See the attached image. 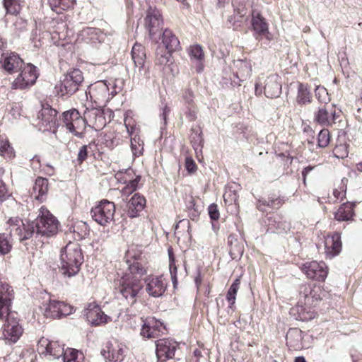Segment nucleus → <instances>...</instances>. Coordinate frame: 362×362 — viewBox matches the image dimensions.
I'll return each instance as SVG.
<instances>
[{
    "mask_svg": "<svg viewBox=\"0 0 362 362\" xmlns=\"http://www.w3.org/2000/svg\"><path fill=\"white\" fill-rule=\"evenodd\" d=\"M13 298L11 286L6 283H0V320L5 319L2 327L3 338L9 344L17 342L23 333L18 313L11 310Z\"/></svg>",
    "mask_w": 362,
    "mask_h": 362,
    "instance_id": "f257e3e1",
    "label": "nucleus"
},
{
    "mask_svg": "<svg viewBox=\"0 0 362 362\" xmlns=\"http://www.w3.org/2000/svg\"><path fill=\"white\" fill-rule=\"evenodd\" d=\"M83 262V255L78 243L70 242L61 250L59 269L64 277L76 275Z\"/></svg>",
    "mask_w": 362,
    "mask_h": 362,
    "instance_id": "f03ea898",
    "label": "nucleus"
},
{
    "mask_svg": "<svg viewBox=\"0 0 362 362\" xmlns=\"http://www.w3.org/2000/svg\"><path fill=\"white\" fill-rule=\"evenodd\" d=\"M144 285L141 279L132 274H124L119 279V285L115 288L128 305L132 306L143 293Z\"/></svg>",
    "mask_w": 362,
    "mask_h": 362,
    "instance_id": "7ed1b4c3",
    "label": "nucleus"
},
{
    "mask_svg": "<svg viewBox=\"0 0 362 362\" xmlns=\"http://www.w3.org/2000/svg\"><path fill=\"white\" fill-rule=\"evenodd\" d=\"M83 81L82 71L74 69L64 75L62 79L55 86L56 92L59 96H71L79 89Z\"/></svg>",
    "mask_w": 362,
    "mask_h": 362,
    "instance_id": "20e7f679",
    "label": "nucleus"
},
{
    "mask_svg": "<svg viewBox=\"0 0 362 362\" xmlns=\"http://www.w3.org/2000/svg\"><path fill=\"white\" fill-rule=\"evenodd\" d=\"M62 119L63 125L70 133L79 139L85 136L86 118H83L76 109L73 108L64 112Z\"/></svg>",
    "mask_w": 362,
    "mask_h": 362,
    "instance_id": "39448f33",
    "label": "nucleus"
},
{
    "mask_svg": "<svg viewBox=\"0 0 362 362\" xmlns=\"http://www.w3.org/2000/svg\"><path fill=\"white\" fill-rule=\"evenodd\" d=\"M37 236H52L58 231L59 222L46 209L42 207L40 214L35 219Z\"/></svg>",
    "mask_w": 362,
    "mask_h": 362,
    "instance_id": "423d86ee",
    "label": "nucleus"
},
{
    "mask_svg": "<svg viewBox=\"0 0 362 362\" xmlns=\"http://www.w3.org/2000/svg\"><path fill=\"white\" fill-rule=\"evenodd\" d=\"M10 233L18 237L20 242L31 238L36 235L35 221L22 220L18 217L11 218L8 221Z\"/></svg>",
    "mask_w": 362,
    "mask_h": 362,
    "instance_id": "0eeeda50",
    "label": "nucleus"
},
{
    "mask_svg": "<svg viewBox=\"0 0 362 362\" xmlns=\"http://www.w3.org/2000/svg\"><path fill=\"white\" fill-rule=\"evenodd\" d=\"M115 205L114 202L103 199L90 210L92 218L100 226H105L114 219Z\"/></svg>",
    "mask_w": 362,
    "mask_h": 362,
    "instance_id": "6e6552de",
    "label": "nucleus"
},
{
    "mask_svg": "<svg viewBox=\"0 0 362 362\" xmlns=\"http://www.w3.org/2000/svg\"><path fill=\"white\" fill-rule=\"evenodd\" d=\"M144 21L151 40L157 41L163 25V20L159 10L155 7H149Z\"/></svg>",
    "mask_w": 362,
    "mask_h": 362,
    "instance_id": "1a4fd4ad",
    "label": "nucleus"
},
{
    "mask_svg": "<svg viewBox=\"0 0 362 362\" xmlns=\"http://www.w3.org/2000/svg\"><path fill=\"white\" fill-rule=\"evenodd\" d=\"M126 262L128 265L129 273H126L125 274H132L139 279L146 274L147 267L146 259L141 252L128 250Z\"/></svg>",
    "mask_w": 362,
    "mask_h": 362,
    "instance_id": "9d476101",
    "label": "nucleus"
},
{
    "mask_svg": "<svg viewBox=\"0 0 362 362\" xmlns=\"http://www.w3.org/2000/svg\"><path fill=\"white\" fill-rule=\"evenodd\" d=\"M20 71L21 73L15 79L13 84L15 88L25 89L35 83L38 77L35 66L30 63L25 64Z\"/></svg>",
    "mask_w": 362,
    "mask_h": 362,
    "instance_id": "9b49d317",
    "label": "nucleus"
},
{
    "mask_svg": "<svg viewBox=\"0 0 362 362\" xmlns=\"http://www.w3.org/2000/svg\"><path fill=\"white\" fill-rule=\"evenodd\" d=\"M301 270L307 278L317 281H324L328 274V268L324 262H305L302 265Z\"/></svg>",
    "mask_w": 362,
    "mask_h": 362,
    "instance_id": "f8f14e48",
    "label": "nucleus"
},
{
    "mask_svg": "<svg viewBox=\"0 0 362 362\" xmlns=\"http://www.w3.org/2000/svg\"><path fill=\"white\" fill-rule=\"evenodd\" d=\"M37 351L40 354L49 356V359H57L64 356L66 351L64 346L57 341H49L47 339L41 338L37 344Z\"/></svg>",
    "mask_w": 362,
    "mask_h": 362,
    "instance_id": "ddd939ff",
    "label": "nucleus"
},
{
    "mask_svg": "<svg viewBox=\"0 0 362 362\" xmlns=\"http://www.w3.org/2000/svg\"><path fill=\"white\" fill-rule=\"evenodd\" d=\"M156 347L158 361L163 362L175 356L178 343L169 338L160 339L156 341Z\"/></svg>",
    "mask_w": 362,
    "mask_h": 362,
    "instance_id": "4468645a",
    "label": "nucleus"
},
{
    "mask_svg": "<svg viewBox=\"0 0 362 362\" xmlns=\"http://www.w3.org/2000/svg\"><path fill=\"white\" fill-rule=\"evenodd\" d=\"M87 321L93 326L104 325L112 321V317L105 315L100 307L95 303H90L85 310Z\"/></svg>",
    "mask_w": 362,
    "mask_h": 362,
    "instance_id": "2eb2a0df",
    "label": "nucleus"
},
{
    "mask_svg": "<svg viewBox=\"0 0 362 362\" xmlns=\"http://www.w3.org/2000/svg\"><path fill=\"white\" fill-rule=\"evenodd\" d=\"M165 330V327L160 321L155 317H148L143 320L140 334L147 339L158 337Z\"/></svg>",
    "mask_w": 362,
    "mask_h": 362,
    "instance_id": "dca6fc26",
    "label": "nucleus"
},
{
    "mask_svg": "<svg viewBox=\"0 0 362 362\" xmlns=\"http://www.w3.org/2000/svg\"><path fill=\"white\" fill-rule=\"evenodd\" d=\"M320 287L310 284H303L299 286V302L305 305H315L320 299Z\"/></svg>",
    "mask_w": 362,
    "mask_h": 362,
    "instance_id": "f3484780",
    "label": "nucleus"
},
{
    "mask_svg": "<svg viewBox=\"0 0 362 362\" xmlns=\"http://www.w3.org/2000/svg\"><path fill=\"white\" fill-rule=\"evenodd\" d=\"M144 281L147 293L153 298L162 296L167 288V283L162 276L150 275Z\"/></svg>",
    "mask_w": 362,
    "mask_h": 362,
    "instance_id": "a211bd4d",
    "label": "nucleus"
},
{
    "mask_svg": "<svg viewBox=\"0 0 362 362\" xmlns=\"http://www.w3.org/2000/svg\"><path fill=\"white\" fill-rule=\"evenodd\" d=\"M262 83L264 86V93L267 98H278L281 93V78L277 74H271L268 76H262Z\"/></svg>",
    "mask_w": 362,
    "mask_h": 362,
    "instance_id": "6ab92c4d",
    "label": "nucleus"
},
{
    "mask_svg": "<svg viewBox=\"0 0 362 362\" xmlns=\"http://www.w3.org/2000/svg\"><path fill=\"white\" fill-rule=\"evenodd\" d=\"M251 24L254 30V36L256 40H260L264 37L268 40H271V34L269 31V25L266 19L258 12L253 11Z\"/></svg>",
    "mask_w": 362,
    "mask_h": 362,
    "instance_id": "aec40b11",
    "label": "nucleus"
},
{
    "mask_svg": "<svg viewBox=\"0 0 362 362\" xmlns=\"http://www.w3.org/2000/svg\"><path fill=\"white\" fill-rule=\"evenodd\" d=\"M132 59L135 67L138 68L139 73L146 79L149 78V73L145 68L146 52L143 45L139 43L134 44L131 52Z\"/></svg>",
    "mask_w": 362,
    "mask_h": 362,
    "instance_id": "412c9836",
    "label": "nucleus"
},
{
    "mask_svg": "<svg viewBox=\"0 0 362 362\" xmlns=\"http://www.w3.org/2000/svg\"><path fill=\"white\" fill-rule=\"evenodd\" d=\"M57 111L49 105H43L38 112L37 119L40 124L44 127V130H49L55 127L57 122Z\"/></svg>",
    "mask_w": 362,
    "mask_h": 362,
    "instance_id": "4be33fe9",
    "label": "nucleus"
},
{
    "mask_svg": "<svg viewBox=\"0 0 362 362\" xmlns=\"http://www.w3.org/2000/svg\"><path fill=\"white\" fill-rule=\"evenodd\" d=\"M105 362H122L124 358V350L119 344L107 342L101 351Z\"/></svg>",
    "mask_w": 362,
    "mask_h": 362,
    "instance_id": "5701e85b",
    "label": "nucleus"
},
{
    "mask_svg": "<svg viewBox=\"0 0 362 362\" xmlns=\"http://www.w3.org/2000/svg\"><path fill=\"white\" fill-rule=\"evenodd\" d=\"M325 253L327 258L332 259L338 255L341 250V236L339 233H334L328 235L325 238Z\"/></svg>",
    "mask_w": 362,
    "mask_h": 362,
    "instance_id": "b1692460",
    "label": "nucleus"
},
{
    "mask_svg": "<svg viewBox=\"0 0 362 362\" xmlns=\"http://www.w3.org/2000/svg\"><path fill=\"white\" fill-rule=\"evenodd\" d=\"M84 118H86L87 124L89 122V127L95 130L102 129L107 124L104 112L101 109L92 108L86 112Z\"/></svg>",
    "mask_w": 362,
    "mask_h": 362,
    "instance_id": "393cba45",
    "label": "nucleus"
},
{
    "mask_svg": "<svg viewBox=\"0 0 362 362\" xmlns=\"http://www.w3.org/2000/svg\"><path fill=\"white\" fill-rule=\"evenodd\" d=\"M336 117V112L333 107L329 110L323 106L319 107L318 110L315 112L314 120L320 125L328 127L335 122Z\"/></svg>",
    "mask_w": 362,
    "mask_h": 362,
    "instance_id": "a878e982",
    "label": "nucleus"
},
{
    "mask_svg": "<svg viewBox=\"0 0 362 362\" xmlns=\"http://www.w3.org/2000/svg\"><path fill=\"white\" fill-rule=\"evenodd\" d=\"M25 64L23 60L19 57L18 54L11 52L5 56L2 61L3 68L9 74H13L19 71L22 69L23 66Z\"/></svg>",
    "mask_w": 362,
    "mask_h": 362,
    "instance_id": "bb28decb",
    "label": "nucleus"
},
{
    "mask_svg": "<svg viewBox=\"0 0 362 362\" xmlns=\"http://www.w3.org/2000/svg\"><path fill=\"white\" fill-rule=\"evenodd\" d=\"M146 206V199L141 194L136 193L129 199L127 204V214L130 218H135L139 216Z\"/></svg>",
    "mask_w": 362,
    "mask_h": 362,
    "instance_id": "cd10ccee",
    "label": "nucleus"
},
{
    "mask_svg": "<svg viewBox=\"0 0 362 362\" xmlns=\"http://www.w3.org/2000/svg\"><path fill=\"white\" fill-rule=\"evenodd\" d=\"M162 43L168 54H171L180 48V43L178 38L172 32V30L168 28L165 29L163 32Z\"/></svg>",
    "mask_w": 362,
    "mask_h": 362,
    "instance_id": "c85d7f7f",
    "label": "nucleus"
},
{
    "mask_svg": "<svg viewBox=\"0 0 362 362\" xmlns=\"http://www.w3.org/2000/svg\"><path fill=\"white\" fill-rule=\"evenodd\" d=\"M236 69L235 76L240 81H243L250 77L252 74V64L250 61L246 59H238L234 62Z\"/></svg>",
    "mask_w": 362,
    "mask_h": 362,
    "instance_id": "c756f323",
    "label": "nucleus"
},
{
    "mask_svg": "<svg viewBox=\"0 0 362 362\" xmlns=\"http://www.w3.org/2000/svg\"><path fill=\"white\" fill-rule=\"evenodd\" d=\"M229 246V254L233 259H240L244 252V245L243 241L239 240L234 234L228 237Z\"/></svg>",
    "mask_w": 362,
    "mask_h": 362,
    "instance_id": "7c9ffc66",
    "label": "nucleus"
},
{
    "mask_svg": "<svg viewBox=\"0 0 362 362\" xmlns=\"http://www.w3.org/2000/svg\"><path fill=\"white\" fill-rule=\"evenodd\" d=\"M284 203L280 197L259 198L257 202V209L260 211L265 212L267 208L272 209H279Z\"/></svg>",
    "mask_w": 362,
    "mask_h": 362,
    "instance_id": "2f4dec72",
    "label": "nucleus"
},
{
    "mask_svg": "<svg viewBox=\"0 0 362 362\" xmlns=\"http://www.w3.org/2000/svg\"><path fill=\"white\" fill-rule=\"evenodd\" d=\"M354 214V206L349 202L341 204L334 213V218L339 221H346L352 218Z\"/></svg>",
    "mask_w": 362,
    "mask_h": 362,
    "instance_id": "473e14b6",
    "label": "nucleus"
},
{
    "mask_svg": "<svg viewBox=\"0 0 362 362\" xmlns=\"http://www.w3.org/2000/svg\"><path fill=\"white\" fill-rule=\"evenodd\" d=\"M240 281L238 279H236L231 286H230L227 295L226 299L229 303V305L227 308V313L229 315H231L235 310V303L236 300V294L240 288Z\"/></svg>",
    "mask_w": 362,
    "mask_h": 362,
    "instance_id": "72a5a7b5",
    "label": "nucleus"
},
{
    "mask_svg": "<svg viewBox=\"0 0 362 362\" xmlns=\"http://www.w3.org/2000/svg\"><path fill=\"white\" fill-rule=\"evenodd\" d=\"M33 194L35 197L40 201L43 200V197L46 195L48 191V180L42 177H38L33 186Z\"/></svg>",
    "mask_w": 362,
    "mask_h": 362,
    "instance_id": "f704fd0d",
    "label": "nucleus"
},
{
    "mask_svg": "<svg viewBox=\"0 0 362 362\" xmlns=\"http://www.w3.org/2000/svg\"><path fill=\"white\" fill-rule=\"evenodd\" d=\"M189 136L190 142L195 151L202 149L204 145V139L202 129L199 126L192 127Z\"/></svg>",
    "mask_w": 362,
    "mask_h": 362,
    "instance_id": "c9c22d12",
    "label": "nucleus"
},
{
    "mask_svg": "<svg viewBox=\"0 0 362 362\" xmlns=\"http://www.w3.org/2000/svg\"><path fill=\"white\" fill-rule=\"evenodd\" d=\"M51 8L60 13L63 11H66L74 7L76 0H48Z\"/></svg>",
    "mask_w": 362,
    "mask_h": 362,
    "instance_id": "e433bc0d",
    "label": "nucleus"
},
{
    "mask_svg": "<svg viewBox=\"0 0 362 362\" xmlns=\"http://www.w3.org/2000/svg\"><path fill=\"white\" fill-rule=\"evenodd\" d=\"M61 301L49 300L45 309V315L52 318H59Z\"/></svg>",
    "mask_w": 362,
    "mask_h": 362,
    "instance_id": "4c0bfd02",
    "label": "nucleus"
},
{
    "mask_svg": "<svg viewBox=\"0 0 362 362\" xmlns=\"http://www.w3.org/2000/svg\"><path fill=\"white\" fill-rule=\"evenodd\" d=\"M311 94L308 86L303 83H299L298 88L297 102L298 104L303 105L310 103Z\"/></svg>",
    "mask_w": 362,
    "mask_h": 362,
    "instance_id": "58836bf2",
    "label": "nucleus"
},
{
    "mask_svg": "<svg viewBox=\"0 0 362 362\" xmlns=\"http://www.w3.org/2000/svg\"><path fill=\"white\" fill-rule=\"evenodd\" d=\"M3 5L7 14L17 15L21 10L20 0H3Z\"/></svg>",
    "mask_w": 362,
    "mask_h": 362,
    "instance_id": "ea45409f",
    "label": "nucleus"
},
{
    "mask_svg": "<svg viewBox=\"0 0 362 362\" xmlns=\"http://www.w3.org/2000/svg\"><path fill=\"white\" fill-rule=\"evenodd\" d=\"M11 235L0 233V255L9 253L12 249Z\"/></svg>",
    "mask_w": 362,
    "mask_h": 362,
    "instance_id": "a19ab883",
    "label": "nucleus"
},
{
    "mask_svg": "<svg viewBox=\"0 0 362 362\" xmlns=\"http://www.w3.org/2000/svg\"><path fill=\"white\" fill-rule=\"evenodd\" d=\"M131 148L134 156H139L143 153L144 141L137 134L131 139Z\"/></svg>",
    "mask_w": 362,
    "mask_h": 362,
    "instance_id": "79ce46f5",
    "label": "nucleus"
},
{
    "mask_svg": "<svg viewBox=\"0 0 362 362\" xmlns=\"http://www.w3.org/2000/svg\"><path fill=\"white\" fill-rule=\"evenodd\" d=\"M83 356L81 353L73 349H68L63 356L64 362H82Z\"/></svg>",
    "mask_w": 362,
    "mask_h": 362,
    "instance_id": "37998d69",
    "label": "nucleus"
},
{
    "mask_svg": "<svg viewBox=\"0 0 362 362\" xmlns=\"http://www.w3.org/2000/svg\"><path fill=\"white\" fill-rule=\"evenodd\" d=\"M247 0H233L232 5L233 6L234 12L240 18H243L246 15L247 8L246 3Z\"/></svg>",
    "mask_w": 362,
    "mask_h": 362,
    "instance_id": "c03bdc74",
    "label": "nucleus"
},
{
    "mask_svg": "<svg viewBox=\"0 0 362 362\" xmlns=\"http://www.w3.org/2000/svg\"><path fill=\"white\" fill-rule=\"evenodd\" d=\"M238 194L235 190L230 188L228 189L223 194V199L226 204L228 205H238Z\"/></svg>",
    "mask_w": 362,
    "mask_h": 362,
    "instance_id": "a18cd8bd",
    "label": "nucleus"
},
{
    "mask_svg": "<svg viewBox=\"0 0 362 362\" xmlns=\"http://www.w3.org/2000/svg\"><path fill=\"white\" fill-rule=\"evenodd\" d=\"M198 110L197 105L182 107V115L185 116L189 122H194L197 119Z\"/></svg>",
    "mask_w": 362,
    "mask_h": 362,
    "instance_id": "49530a36",
    "label": "nucleus"
},
{
    "mask_svg": "<svg viewBox=\"0 0 362 362\" xmlns=\"http://www.w3.org/2000/svg\"><path fill=\"white\" fill-rule=\"evenodd\" d=\"M182 103L183 107L196 106L194 102V94L192 90L189 88H186L182 93Z\"/></svg>",
    "mask_w": 362,
    "mask_h": 362,
    "instance_id": "de8ad7c7",
    "label": "nucleus"
},
{
    "mask_svg": "<svg viewBox=\"0 0 362 362\" xmlns=\"http://www.w3.org/2000/svg\"><path fill=\"white\" fill-rule=\"evenodd\" d=\"M330 141V134L327 129H322L317 136V145L320 148H325Z\"/></svg>",
    "mask_w": 362,
    "mask_h": 362,
    "instance_id": "09e8293b",
    "label": "nucleus"
},
{
    "mask_svg": "<svg viewBox=\"0 0 362 362\" xmlns=\"http://www.w3.org/2000/svg\"><path fill=\"white\" fill-rule=\"evenodd\" d=\"M315 96L321 103L327 104L330 98L327 89L324 87L317 86L315 90Z\"/></svg>",
    "mask_w": 362,
    "mask_h": 362,
    "instance_id": "8fccbe9b",
    "label": "nucleus"
},
{
    "mask_svg": "<svg viewBox=\"0 0 362 362\" xmlns=\"http://www.w3.org/2000/svg\"><path fill=\"white\" fill-rule=\"evenodd\" d=\"M333 155L337 158L344 159L348 156L349 152L346 144L337 145L333 149Z\"/></svg>",
    "mask_w": 362,
    "mask_h": 362,
    "instance_id": "3c124183",
    "label": "nucleus"
},
{
    "mask_svg": "<svg viewBox=\"0 0 362 362\" xmlns=\"http://www.w3.org/2000/svg\"><path fill=\"white\" fill-rule=\"evenodd\" d=\"M190 57L197 60H202L204 57V52L202 47L195 45L191 47L189 52Z\"/></svg>",
    "mask_w": 362,
    "mask_h": 362,
    "instance_id": "603ef678",
    "label": "nucleus"
},
{
    "mask_svg": "<svg viewBox=\"0 0 362 362\" xmlns=\"http://www.w3.org/2000/svg\"><path fill=\"white\" fill-rule=\"evenodd\" d=\"M4 173V170L3 168L0 167V203L3 202L6 199V198L9 196L8 194V191L6 187V185L2 181L1 177Z\"/></svg>",
    "mask_w": 362,
    "mask_h": 362,
    "instance_id": "864d4df0",
    "label": "nucleus"
},
{
    "mask_svg": "<svg viewBox=\"0 0 362 362\" xmlns=\"http://www.w3.org/2000/svg\"><path fill=\"white\" fill-rule=\"evenodd\" d=\"M88 148L89 146L83 145L79 148L76 158V161L78 164H81L87 159L88 155Z\"/></svg>",
    "mask_w": 362,
    "mask_h": 362,
    "instance_id": "5fc2aeb1",
    "label": "nucleus"
},
{
    "mask_svg": "<svg viewBox=\"0 0 362 362\" xmlns=\"http://www.w3.org/2000/svg\"><path fill=\"white\" fill-rule=\"evenodd\" d=\"M74 308L64 302L61 301L59 318L67 316L72 313Z\"/></svg>",
    "mask_w": 362,
    "mask_h": 362,
    "instance_id": "6e6d98bb",
    "label": "nucleus"
},
{
    "mask_svg": "<svg viewBox=\"0 0 362 362\" xmlns=\"http://www.w3.org/2000/svg\"><path fill=\"white\" fill-rule=\"evenodd\" d=\"M74 308L64 302L61 301L59 318L67 316L72 313Z\"/></svg>",
    "mask_w": 362,
    "mask_h": 362,
    "instance_id": "4d7b16f0",
    "label": "nucleus"
},
{
    "mask_svg": "<svg viewBox=\"0 0 362 362\" xmlns=\"http://www.w3.org/2000/svg\"><path fill=\"white\" fill-rule=\"evenodd\" d=\"M169 270H170V276H171V280H172V283H173V288H176L177 286V284H178V280H177V267L176 264H175L174 265H170L169 266Z\"/></svg>",
    "mask_w": 362,
    "mask_h": 362,
    "instance_id": "13d9d810",
    "label": "nucleus"
},
{
    "mask_svg": "<svg viewBox=\"0 0 362 362\" xmlns=\"http://www.w3.org/2000/svg\"><path fill=\"white\" fill-rule=\"evenodd\" d=\"M208 212L211 220L216 221L219 218V211L216 204H211L209 205L208 207Z\"/></svg>",
    "mask_w": 362,
    "mask_h": 362,
    "instance_id": "bf43d9fd",
    "label": "nucleus"
},
{
    "mask_svg": "<svg viewBox=\"0 0 362 362\" xmlns=\"http://www.w3.org/2000/svg\"><path fill=\"white\" fill-rule=\"evenodd\" d=\"M185 168L189 173H194L197 169V166L194 160L191 157L185 158Z\"/></svg>",
    "mask_w": 362,
    "mask_h": 362,
    "instance_id": "052dcab7",
    "label": "nucleus"
},
{
    "mask_svg": "<svg viewBox=\"0 0 362 362\" xmlns=\"http://www.w3.org/2000/svg\"><path fill=\"white\" fill-rule=\"evenodd\" d=\"M132 119L129 118L127 115L124 118V124H125V127L127 128L128 133L130 135H133L136 130V125L132 124Z\"/></svg>",
    "mask_w": 362,
    "mask_h": 362,
    "instance_id": "680f3d73",
    "label": "nucleus"
},
{
    "mask_svg": "<svg viewBox=\"0 0 362 362\" xmlns=\"http://www.w3.org/2000/svg\"><path fill=\"white\" fill-rule=\"evenodd\" d=\"M262 78L260 76L258 78L257 81L255 83V94L256 95H261L262 92L264 91V86L262 83Z\"/></svg>",
    "mask_w": 362,
    "mask_h": 362,
    "instance_id": "e2e57ef3",
    "label": "nucleus"
},
{
    "mask_svg": "<svg viewBox=\"0 0 362 362\" xmlns=\"http://www.w3.org/2000/svg\"><path fill=\"white\" fill-rule=\"evenodd\" d=\"M98 32H99V30L95 28L88 27V28H84L82 30V35L83 36L89 35H97Z\"/></svg>",
    "mask_w": 362,
    "mask_h": 362,
    "instance_id": "0e129e2a",
    "label": "nucleus"
},
{
    "mask_svg": "<svg viewBox=\"0 0 362 362\" xmlns=\"http://www.w3.org/2000/svg\"><path fill=\"white\" fill-rule=\"evenodd\" d=\"M315 168L314 166L308 165L303 168L302 170V176H303V183L305 185L306 182V177L308 175V174Z\"/></svg>",
    "mask_w": 362,
    "mask_h": 362,
    "instance_id": "69168bd1",
    "label": "nucleus"
},
{
    "mask_svg": "<svg viewBox=\"0 0 362 362\" xmlns=\"http://www.w3.org/2000/svg\"><path fill=\"white\" fill-rule=\"evenodd\" d=\"M168 254L169 258V266L174 265L175 264V257L172 247H169L168 248Z\"/></svg>",
    "mask_w": 362,
    "mask_h": 362,
    "instance_id": "338daca9",
    "label": "nucleus"
},
{
    "mask_svg": "<svg viewBox=\"0 0 362 362\" xmlns=\"http://www.w3.org/2000/svg\"><path fill=\"white\" fill-rule=\"evenodd\" d=\"M171 54H168L167 52V54L164 55H161L160 57L157 58V60L160 64H165L169 61V57Z\"/></svg>",
    "mask_w": 362,
    "mask_h": 362,
    "instance_id": "774afa93",
    "label": "nucleus"
}]
</instances>
